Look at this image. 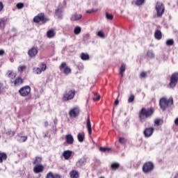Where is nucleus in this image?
<instances>
[{
  "instance_id": "f257e3e1",
  "label": "nucleus",
  "mask_w": 178,
  "mask_h": 178,
  "mask_svg": "<svg viewBox=\"0 0 178 178\" xmlns=\"http://www.w3.org/2000/svg\"><path fill=\"white\" fill-rule=\"evenodd\" d=\"M17 74L16 72H13L12 70H8L7 72V76L10 79V83L13 87H19L24 83V79L22 78V76H17Z\"/></svg>"
},
{
  "instance_id": "f03ea898",
  "label": "nucleus",
  "mask_w": 178,
  "mask_h": 178,
  "mask_svg": "<svg viewBox=\"0 0 178 178\" xmlns=\"http://www.w3.org/2000/svg\"><path fill=\"white\" fill-rule=\"evenodd\" d=\"M155 113V108L154 107H149L148 108L143 107L139 111V120L141 123L145 122L147 119L152 118V115Z\"/></svg>"
},
{
  "instance_id": "7ed1b4c3",
  "label": "nucleus",
  "mask_w": 178,
  "mask_h": 178,
  "mask_svg": "<svg viewBox=\"0 0 178 178\" xmlns=\"http://www.w3.org/2000/svg\"><path fill=\"white\" fill-rule=\"evenodd\" d=\"M173 97H170L169 99L166 97H161L159 100V106L162 111H166L169 106L173 105Z\"/></svg>"
},
{
  "instance_id": "20e7f679",
  "label": "nucleus",
  "mask_w": 178,
  "mask_h": 178,
  "mask_svg": "<svg viewBox=\"0 0 178 178\" xmlns=\"http://www.w3.org/2000/svg\"><path fill=\"white\" fill-rule=\"evenodd\" d=\"M76 97V90L74 89H67L63 95L62 99L64 102H67L68 101H72Z\"/></svg>"
},
{
  "instance_id": "39448f33",
  "label": "nucleus",
  "mask_w": 178,
  "mask_h": 178,
  "mask_svg": "<svg viewBox=\"0 0 178 178\" xmlns=\"http://www.w3.org/2000/svg\"><path fill=\"white\" fill-rule=\"evenodd\" d=\"M33 21L37 24H38V23H41V24H45L47 22H49V19L45 17V14H44V13H40L33 17Z\"/></svg>"
},
{
  "instance_id": "423d86ee",
  "label": "nucleus",
  "mask_w": 178,
  "mask_h": 178,
  "mask_svg": "<svg viewBox=\"0 0 178 178\" xmlns=\"http://www.w3.org/2000/svg\"><path fill=\"white\" fill-rule=\"evenodd\" d=\"M154 168H155V165L152 161H146L143 165L142 170L143 173L147 175L148 173H151V172L154 170Z\"/></svg>"
},
{
  "instance_id": "0eeeda50",
  "label": "nucleus",
  "mask_w": 178,
  "mask_h": 178,
  "mask_svg": "<svg viewBox=\"0 0 178 178\" xmlns=\"http://www.w3.org/2000/svg\"><path fill=\"white\" fill-rule=\"evenodd\" d=\"M178 83V72L172 74L170 78V83L168 85V88H175Z\"/></svg>"
},
{
  "instance_id": "6e6552de",
  "label": "nucleus",
  "mask_w": 178,
  "mask_h": 178,
  "mask_svg": "<svg viewBox=\"0 0 178 178\" xmlns=\"http://www.w3.org/2000/svg\"><path fill=\"white\" fill-rule=\"evenodd\" d=\"M155 9L157 13V17H162V16H163V13H165V5H163V3L157 1Z\"/></svg>"
},
{
  "instance_id": "1a4fd4ad",
  "label": "nucleus",
  "mask_w": 178,
  "mask_h": 178,
  "mask_svg": "<svg viewBox=\"0 0 178 178\" xmlns=\"http://www.w3.org/2000/svg\"><path fill=\"white\" fill-rule=\"evenodd\" d=\"M21 97H27L31 92V88L29 86L22 87L18 91Z\"/></svg>"
},
{
  "instance_id": "9d476101",
  "label": "nucleus",
  "mask_w": 178,
  "mask_h": 178,
  "mask_svg": "<svg viewBox=\"0 0 178 178\" xmlns=\"http://www.w3.org/2000/svg\"><path fill=\"white\" fill-rule=\"evenodd\" d=\"M59 69L60 71L63 70V72L64 73V74H66L67 76V74H70V73H72V69H70L65 62H63L60 64V65L59 66Z\"/></svg>"
},
{
  "instance_id": "9b49d317",
  "label": "nucleus",
  "mask_w": 178,
  "mask_h": 178,
  "mask_svg": "<svg viewBox=\"0 0 178 178\" xmlns=\"http://www.w3.org/2000/svg\"><path fill=\"white\" fill-rule=\"evenodd\" d=\"M80 115V108L79 107H74L69 111V116L71 119H75Z\"/></svg>"
},
{
  "instance_id": "f8f14e48",
  "label": "nucleus",
  "mask_w": 178,
  "mask_h": 178,
  "mask_svg": "<svg viewBox=\"0 0 178 178\" xmlns=\"http://www.w3.org/2000/svg\"><path fill=\"white\" fill-rule=\"evenodd\" d=\"M154 131H155V128L152 127H147L144 130L143 134L146 138H149L154 134Z\"/></svg>"
},
{
  "instance_id": "ddd939ff",
  "label": "nucleus",
  "mask_w": 178,
  "mask_h": 178,
  "mask_svg": "<svg viewBox=\"0 0 178 178\" xmlns=\"http://www.w3.org/2000/svg\"><path fill=\"white\" fill-rule=\"evenodd\" d=\"M29 58H35L38 55V49L37 47H32L28 51Z\"/></svg>"
},
{
  "instance_id": "4468645a",
  "label": "nucleus",
  "mask_w": 178,
  "mask_h": 178,
  "mask_svg": "<svg viewBox=\"0 0 178 178\" xmlns=\"http://www.w3.org/2000/svg\"><path fill=\"white\" fill-rule=\"evenodd\" d=\"M65 143L68 145H73V143H74V138L72 134L65 135Z\"/></svg>"
},
{
  "instance_id": "2eb2a0df",
  "label": "nucleus",
  "mask_w": 178,
  "mask_h": 178,
  "mask_svg": "<svg viewBox=\"0 0 178 178\" xmlns=\"http://www.w3.org/2000/svg\"><path fill=\"white\" fill-rule=\"evenodd\" d=\"M33 172L34 173H41L42 172H44V165L42 164L35 165L33 168Z\"/></svg>"
},
{
  "instance_id": "dca6fc26",
  "label": "nucleus",
  "mask_w": 178,
  "mask_h": 178,
  "mask_svg": "<svg viewBox=\"0 0 178 178\" xmlns=\"http://www.w3.org/2000/svg\"><path fill=\"white\" fill-rule=\"evenodd\" d=\"M86 126L88 131L89 136L92 134V128L91 127V121L90 120V115L88 116Z\"/></svg>"
},
{
  "instance_id": "f3484780",
  "label": "nucleus",
  "mask_w": 178,
  "mask_h": 178,
  "mask_svg": "<svg viewBox=\"0 0 178 178\" xmlns=\"http://www.w3.org/2000/svg\"><path fill=\"white\" fill-rule=\"evenodd\" d=\"M72 154H73V152L70 150H65L63 153V156L65 159V161H69L70 159V157L72 156Z\"/></svg>"
},
{
  "instance_id": "a211bd4d",
  "label": "nucleus",
  "mask_w": 178,
  "mask_h": 178,
  "mask_svg": "<svg viewBox=\"0 0 178 178\" xmlns=\"http://www.w3.org/2000/svg\"><path fill=\"white\" fill-rule=\"evenodd\" d=\"M70 178H80V172L76 170H72L70 172Z\"/></svg>"
},
{
  "instance_id": "6ab92c4d",
  "label": "nucleus",
  "mask_w": 178,
  "mask_h": 178,
  "mask_svg": "<svg viewBox=\"0 0 178 178\" xmlns=\"http://www.w3.org/2000/svg\"><path fill=\"white\" fill-rule=\"evenodd\" d=\"M46 178H62V175L58 173H54L52 172H49L47 175Z\"/></svg>"
},
{
  "instance_id": "aec40b11",
  "label": "nucleus",
  "mask_w": 178,
  "mask_h": 178,
  "mask_svg": "<svg viewBox=\"0 0 178 178\" xmlns=\"http://www.w3.org/2000/svg\"><path fill=\"white\" fill-rule=\"evenodd\" d=\"M81 17H83V15H81V14H77V13H76L70 17V20L71 22H76L77 20H80Z\"/></svg>"
},
{
  "instance_id": "412c9836",
  "label": "nucleus",
  "mask_w": 178,
  "mask_h": 178,
  "mask_svg": "<svg viewBox=\"0 0 178 178\" xmlns=\"http://www.w3.org/2000/svg\"><path fill=\"white\" fill-rule=\"evenodd\" d=\"M6 26V19L0 18V30H5Z\"/></svg>"
},
{
  "instance_id": "4be33fe9",
  "label": "nucleus",
  "mask_w": 178,
  "mask_h": 178,
  "mask_svg": "<svg viewBox=\"0 0 178 178\" xmlns=\"http://www.w3.org/2000/svg\"><path fill=\"white\" fill-rule=\"evenodd\" d=\"M15 134H16V131H13L10 129H8L6 131V135L8 136V137H14Z\"/></svg>"
},
{
  "instance_id": "5701e85b",
  "label": "nucleus",
  "mask_w": 178,
  "mask_h": 178,
  "mask_svg": "<svg viewBox=\"0 0 178 178\" xmlns=\"http://www.w3.org/2000/svg\"><path fill=\"white\" fill-rule=\"evenodd\" d=\"M8 159V155L5 152H0V163H2L3 161Z\"/></svg>"
},
{
  "instance_id": "b1692460",
  "label": "nucleus",
  "mask_w": 178,
  "mask_h": 178,
  "mask_svg": "<svg viewBox=\"0 0 178 178\" xmlns=\"http://www.w3.org/2000/svg\"><path fill=\"white\" fill-rule=\"evenodd\" d=\"M62 8H58L56 10H55V15L56 16H57V17L58 19H62Z\"/></svg>"
},
{
  "instance_id": "393cba45",
  "label": "nucleus",
  "mask_w": 178,
  "mask_h": 178,
  "mask_svg": "<svg viewBox=\"0 0 178 178\" xmlns=\"http://www.w3.org/2000/svg\"><path fill=\"white\" fill-rule=\"evenodd\" d=\"M154 38H156V40H162V32L159 30H156L154 33Z\"/></svg>"
},
{
  "instance_id": "a878e982",
  "label": "nucleus",
  "mask_w": 178,
  "mask_h": 178,
  "mask_svg": "<svg viewBox=\"0 0 178 178\" xmlns=\"http://www.w3.org/2000/svg\"><path fill=\"white\" fill-rule=\"evenodd\" d=\"M86 137V135L84 134V132L79 133L77 135V139L79 143H83L84 141V138Z\"/></svg>"
},
{
  "instance_id": "bb28decb",
  "label": "nucleus",
  "mask_w": 178,
  "mask_h": 178,
  "mask_svg": "<svg viewBox=\"0 0 178 178\" xmlns=\"http://www.w3.org/2000/svg\"><path fill=\"white\" fill-rule=\"evenodd\" d=\"M120 168V164L119 163H113L111 165V170H118Z\"/></svg>"
},
{
  "instance_id": "cd10ccee",
  "label": "nucleus",
  "mask_w": 178,
  "mask_h": 178,
  "mask_svg": "<svg viewBox=\"0 0 178 178\" xmlns=\"http://www.w3.org/2000/svg\"><path fill=\"white\" fill-rule=\"evenodd\" d=\"M41 162H42V158L40 156H36L35 161L33 162V165H41Z\"/></svg>"
},
{
  "instance_id": "c85d7f7f",
  "label": "nucleus",
  "mask_w": 178,
  "mask_h": 178,
  "mask_svg": "<svg viewBox=\"0 0 178 178\" xmlns=\"http://www.w3.org/2000/svg\"><path fill=\"white\" fill-rule=\"evenodd\" d=\"M126 72V65L124 63H122L120 70V74L121 77H123V73Z\"/></svg>"
},
{
  "instance_id": "c756f323",
  "label": "nucleus",
  "mask_w": 178,
  "mask_h": 178,
  "mask_svg": "<svg viewBox=\"0 0 178 178\" xmlns=\"http://www.w3.org/2000/svg\"><path fill=\"white\" fill-rule=\"evenodd\" d=\"M47 35L48 38H52L55 37V31L54 30H49L47 31Z\"/></svg>"
},
{
  "instance_id": "7c9ffc66",
  "label": "nucleus",
  "mask_w": 178,
  "mask_h": 178,
  "mask_svg": "<svg viewBox=\"0 0 178 178\" xmlns=\"http://www.w3.org/2000/svg\"><path fill=\"white\" fill-rule=\"evenodd\" d=\"M93 95H94L92 98L93 101L97 102V101H99V99H101V95L97 92H94Z\"/></svg>"
},
{
  "instance_id": "2f4dec72",
  "label": "nucleus",
  "mask_w": 178,
  "mask_h": 178,
  "mask_svg": "<svg viewBox=\"0 0 178 178\" xmlns=\"http://www.w3.org/2000/svg\"><path fill=\"white\" fill-rule=\"evenodd\" d=\"M81 33V27L80 26H76L74 29V34L75 35H79Z\"/></svg>"
},
{
  "instance_id": "473e14b6",
  "label": "nucleus",
  "mask_w": 178,
  "mask_h": 178,
  "mask_svg": "<svg viewBox=\"0 0 178 178\" xmlns=\"http://www.w3.org/2000/svg\"><path fill=\"white\" fill-rule=\"evenodd\" d=\"M81 59H82V60H88V59H90V56L87 54L82 53L81 54Z\"/></svg>"
},
{
  "instance_id": "72a5a7b5",
  "label": "nucleus",
  "mask_w": 178,
  "mask_h": 178,
  "mask_svg": "<svg viewBox=\"0 0 178 178\" xmlns=\"http://www.w3.org/2000/svg\"><path fill=\"white\" fill-rule=\"evenodd\" d=\"M145 3V0H136L135 1V5L136 6H141Z\"/></svg>"
},
{
  "instance_id": "f704fd0d",
  "label": "nucleus",
  "mask_w": 178,
  "mask_h": 178,
  "mask_svg": "<svg viewBox=\"0 0 178 178\" xmlns=\"http://www.w3.org/2000/svg\"><path fill=\"white\" fill-rule=\"evenodd\" d=\"M27 136H19V138L18 139L19 143H26L27 141Z\"/></svg>"
},
{
  "instance_id": "c9c22d12",
  "label": "nucleus",
  "mask_w": 178,
  "mask_h": 178,
  "mask_svg": "<svg viewBox=\"0 0 178 178\" xmlns=\"http://www.w3.org/2000/svg\"><path fill=\"white\" fill-rule=\"evenodd\" d=\"M26 67H27L26 65H20V66L18 67L17 71L19 73H23V72H24V70H26Z\"/></svg>"
},
{
  "instance_id": "e433bc0d",
  "label": "nucleus",
  "mask_w": 178,
  "mask_h": 178,
  "mask_svg": "<svg viewBox=\"0 0 178 178\" xmlns=\"http://www.w3.org/2000/svg\"><path fill=\"white\" fill-rule=\"evenodd\" d=\"M33 72L36 74H41V73H42V71L40 67H35L33 68Z\"/></svg>"
},
{
  "instance_id": "4c0bfd02",
  "label": "nucleus",
  "mask_w": 178,
  "mask_h": 178,
  "mask_svg": "<svg viewBox=\"0 0 178 178\" xmlns=\"http://www.w3.org/2000/svg\"><path fill=\"white\" fill-rule=\"evenodd\" d=\"M147 56H148V58H151L155 56L154 54V52L151 50L147 51Z\"/></svg>"
},
{
  "instance_id": "58836bf2",
  "label": "nucleus",
  "mask_w": 178,
  "mask_h": 178,
  "mask_svg": "<svg viewBox=\"0 0 178 178\" xmlns=\"http://www.w3.org/2000/svg\"><path fill=\"white\" fill-rule=\"evenodd\" d=\"M175 44V40L173 39H170L166 41V45H168L169 47Z\"/></svg>"
},
{
  "instance_id": "ea45409f",
  "label": "nucleus",
  "mask_w": 178,
  "mask_h": 178,
  "mask_svg": "<svg viewBox=\"0 0 178 178\" xmlns=\"http://www.w3.org/2000/svg\"><path fill=\"white\" fill-rule=\"evenodd\" d=\"M106 17L108 20H113V15L108 13H106Z\"/></svg>"
},
{
  "instance_id": "a19ab883",
  "label": "nucleus",
  "mask_w": 178,
  "mask_h": 178,
  "mask_svg": "<svg viewBox=\"0 0 178 178\" xmlns=\"http://www.w3.org/2000/svg\"><path fill=\"white\" fill-rule=\"evenodd\" d=\"M97 35L98 37H99L100 38H105V33H104V31H99L97 33Z\"/></svg>"
},
{
  "instance_id": "79ce46f5",
  "label": "nucleus",
  "mask_w": 178,
  "mask_h": 178,
  "mask_svg": "<svg viewBox=\"0 0 178 178\" xmlns=\"http://www.w3.org/2000/svg\"><path fill=\"white\" fill-rule=\"evenodd\" d=\"M119 143L120 144L124 145L127 143V140H126V138H119Z\"/></svg>"
},
{
  "instance_id": "37998d69",
  "label": "nucleus",
  "mask_w": 178,
  "mask_h": 178,
  "mask_svg": "<svg viewBox=\"0 0 178 178\" xmlns=\"http://www.w3.org/2000/svg\"><path fill=\"white\" fill-rule=\"evenodd\" d=\"M99 151H101V152H106V151L109 152L111 151V149L110 148H108V147H99Z\"/></svg>"
},
{
  "instance_id": "c03bdc74",
  "label": "nucleus",
  "mask_w": 178,
  "mask_h": 178,
  "mask_svg": "<svg viewBox=\"0 0 178 178\" xmlns=\"http://www.w3.org/2000/svg\"><path fill=\"white\" fill-rule=\"evenodd\" d=\"M40 70H42V72H45L47 70V64L42 63L41 64V68Z\"/></svg>"
},
{
  "instance_id": "a18cd8bd",
  "label": "nucleus",
  "mask_w": 178,
  "mask_h": 178,
  "mask_svg": "<svg viewBox=\"0 0 178 178\" xmlns=\"http://www.w3.org/2000/svg\"><path fill=\"white\" fill-rule=\"evenodd\" d=\"M129 104H131V102H134V95H131L128 99Z\"/></svg>"
},
{
  "instance_id": "49530a36",
  "label": "nucleus",
  "mask_w": 178,
  "mask_h": 178,
  "mask_svg": "<svg viewBox=\"0 0 178 178\" xmlns=\"http://www.w3.org/2000/svg\"><path fill=\"white\" fill-rule=\"evenodd\" d=\"M17 9H23V8H24V3H17Z\"/></svg>"
},
{
  "instance_id": "de8ad7c7",
  "label": "nucleus",
  "mask_w": 178,
  "mask_h": 178,
  "mask_svg": "<svg viewBox=\"0 0 178 178\" xmlns=\"http://www.w3.org/2000/svg\"><path fill=\"white\" fill-rule=\"evenodd\" d=\"M161 122H162L161 119H156L154 120V124L156 126H161Z\"/></svg>"
},
{
  "instance_id": "09e8293b",
  "label": "nucleus",
  "mask_w": 178,
  "mask_h": 178,
  "mask_svg": "<svg viewBox=\"0 0 178 178\" xmlns=\"http://www.w3.org/2000/svg\"><path fill=\"white\" fill-rule=\"evenodd\" d=\"M140 79H145L147 77V72H142L140 74Z\"/></svg>"
},
{
  "instance_id": "8fccbe9b",
  "label": "nucleus",
  "mask_w": 178,
  "mask_h": 178,
  "mask_svg": "<svg viewBox=\"0 0 178 178\" xmlns=\"http://www.w3.org/2000/svg\"><path fill=\"white\" fill-rule=\"evenodd\" d=\"M95 12H98V9H90L86 11L88 13H95Z\"/></svg>"
},
{
  "instance_id": "3c124183",
  "label": "nucleus",
  "mask_w": 178,
  "mask_h": 178,
  "mask_svg": "<svg viewBox=\"0 0 178 178\" xmlns=\"http://www.w3.org/2000/svg\"><path fill=\"white\" fill-rule=\"evenodd\" d=\"M3 10V3L0 1V12H2Z\"/></svg>"
},
{
  "instance_id": "603ef678",
  "label": "nucleus",
  "mask_w": 178,
  "mask_h": 178,
  "mask_svg": "<svg viewBox=\"0 0 178 178\" xmlns=\"http://www.w3.org/2000/svg\"><path fill=\"white\" fill-rule=\"evenodd\" d=\"M5 55V51L0 49V56H3Z\"/></svg>"
},
{
  "instance_id": "864d4df0",
  "label": "nucleus",
  "mask_w": 178,
  "mask_h": 178,
  "mask_svg": "<svg viewBox=\"0 0 178 178\" xmlns=\"http://www.w3.org/2000/svg\"><path fill=\"white\" fill-rule=\"evenodd\" d=\"M174 123L175 126H178V117L175 120Z\"/></svg>"
},
{
  "instance_id": "5fc2aeb1",
  "label": "nucleus",
  "mask_w": 178,
  "mask_h": 178,
  "mask_svg": "<svg viewBox=\"0 0 178 178\" xmlns=\"http://www.w3.org/2000/svg\"><path fill=\"white\" fill-rule=\"evenodd\" d=\"M114 104H115V105H119V99H117L115 101Z\"/></svg>"
},
{
  "instance_id": "6e6d98bb",
  "label": "nucleus",
  "mask_w": 178,
  "mask_h": 178,
  "mask_svg": "<svg viewBox=\"0 0 178 178\" xmlns=\"http://www.w3.org/2000/svg\"><path fill=\"white\" fill-rule=\"evenodd\" d=\"M49 124V122H48L47 121H45V122H44V127H48Z\"/></svg>"
},
{
  "instance_id": "4d7b16f0",
  "label": "nucleus",
  "mask_w": 178,
  "mask_h": 178,
  "mask_svg": "<svg viewBox=\"0 0 178 178\" xmlns=\"http://www.w3.org/2000/svg\"><path fill=\"white\" fill-rule=\"evenodd\" d=\"M3 87V83H0V92H1V88Z\"/></svg>"
},
{
  "instance_id": "13d9d810",
  "label": "nucleus",
  "mask_w": 178,
  "mask_h": 178,
  "mask_svg": "<svg viewBox=\"0 0 178 178\" xmlns=\"http://www.w3.org/2000/svg\"><path fill=\"white\" fill-rule=\"evenodd\" d=\"M174 178H178V173H177V174L175 175V176L174 177Z\"/></svg>"
}]
</instances>
